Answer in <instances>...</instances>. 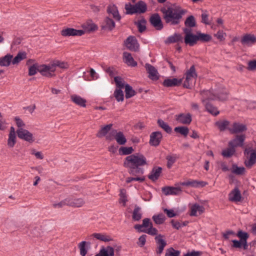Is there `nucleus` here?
<instances>
[{"label":"nucleus","mask_w":256,"mask_h":256,"mask_svg":"<svg viewBox=\"0 0 256 256\" xmlns=\"http://www.w3.org/2000/svg\"><path fill=\"white\" fill-rule=\"evenodd\" d=\"M146 164H148L146 158L139 153L127 156L123 163L124 166L127 168L128 174L135 176L144 174V170L141 166Z\"/></svg>","instance_id":"f257e3e1"},{"label":"nucleus","mask_w":256,"mask_h":256,"mask_svg":"<svg viewBox=\"0 0 256 256\" xmlns=\"http://www.w3.org/2000/svg\"><path fill=\"white\" fill-rule=\"evenodd\" d=\"M172 6L166 8L162 7L160 11L162 14V18L166 24L176 26L180 23L182 16L187 12V10L182 9L180 6H176V4Z\"/></svg>","instance_id":"f03ea898"},{"label":"nucleus","mask_w":256,"mask_h":256,"mask_svg":"<svg viewBox=\"0 0 256 256\" xmlns=\"http://www.w3.org/2000/svg\"><path fill=\"white\" fill-rule=\"evenodd\" d=\"M138 232H144L151 236H156L158 234V230L153 227V224L149 218H145L142 220V224H136L134 226Z\"/></svg>","instance_id":"7ed1b4c3"},{"label":"nucleus","mask_w":256,"mask_h":256,"mask_svg":"<svg viewBox=\"0 0 256 256\" xmlns=\"http://www.w3.org/2000/svg\"><path fill=\"white\" fill-rule=\"evenodd\" d=\"M48 70L46 64H38V63H35L29 67L28 74L29 76H32L38 72L42 76L52 78V75L50 72H48Z\"/></svg>","instance_id":"20e7f679"},{"label":"nucleus","mask_w":256,"mask_h":256,"mask_svg":"<svg viewBox=\"0 0 256 256\" xmlns=\"http://www.w3.org/2000/svg\"><path fill=\"white\" fill-rule=\"evenodd\" d=\"M230 235L236 236H238L240 238V240H237V242H242L248 240L250 236L248 232H244L242 230H239L236 234L232 230H226L224 233H223L222 236L224 240H228L229 238Z\"/></svg>","instance_id":"39448f33"},{"label":"nucleus","mask_w":256,"mask_h":256,"mask_svg":"<svg viewBox=\"0 0 256 256\" xmlns=\"http://www.w3.org/2000/svg\"><path fill=\"white\" fill-rule=\"evenodd\" d=\"M245 156H248V161H245L244 164L248 168H250L256 162V150L252 147L246 148L244 152Z\"/></svg>","instance_id":"423d86ee"},{"label":"nucleus","mask_w":256,"mask_h":256,"mask_svg":"<svg viewBox=\"0 0 256 256\" xmlns=\"http://www.w3.org/2000/svg\"><path fill=\"white\" fill-rule=\"evenodd\" d=\"M48 68V72H50L52 75V78L56 76L54 72L56 70V67H58L61 68H67L68 64L64 62H61L58 60H54L50 62L49 64H46Z\"/></svg>","instance_id":"0eeeda50"},{"label":"nucleus","mask_w":256,"mask_h":256,"mask_svg":"<svg viewBox=\"0 0 256 256\" xmlns=\"http://www.w3.org/2000/svg\"><path fill=\"white\" fill-rule=\"evenodd\" d=\"M126 46L130 50L138 52L140 48V45L138 40L134 36H129L124 42Z\"/></svg>","instance_id":"6e6552de"},{"label":"nucleus","mask_w":256,"mask_h":256,"mask_svg":"<svg viewBox=\"0 0 256 256\" xmlns=\"http://www.w3.org/2000/svg\"><path fill=\"white\" fill-rule=\"evenodd\" d=\"M208 183L206 182L194 180H189L187 181L180 182L178 184H176V186H190L194 188H204L206 186Z\"/></svg>","instance_id":"1a4fd4ad"},{"label":"nucleus","mask_w":256,"mask_h":256,"mask_svg":"<svg viewBox=\"0 0 256 256\" xmlns=\"http://www.w3.org/2000/svg\"><path fill=\"white\" fill-rule=\"evenodd\" d=\"M182 31L184 34V44L190 46H193L196 34L192 32V29L188 28H183Z\"/></svg>","instance_id":"9d476101"},{"label":"nucleus","mask_w":256,"mask_h":256,"mask_svg":"<svg viewBox=\"0 0 256 256\" xmlns=\"http://www.w3.org/2000/svg\"><path fill=\"white\" fill-rule=\"evenodd\" d=\"M246 138L245 134H236L234 138L228 142L229 145L235 149L237 147L243 148Z\"/></svg>","instance_id":"9b49d317"},{"label":"nucleus","mask_w":256,"mask_h":256,"mask_svg":"<svg viewBox=\"0 0 256 256\" xmlns=\"http://www.w3.org/2000/svg\"><path fill=\"white\" fill-rule=\"evenodd\" d=\"M16 133L18 138L30 143H32L34 140L33 134L27 130L22 128H18L16 130Z\"/></svg>","instance_id":"f8f14e48"},{"label":"nucleus","mask_w":256,"mask_h":256,"mask_svg":"<svg viewBox=\"0 0 256 256\" xmlns=\"http://www.w3.org/2000/svg\"><path fill=\"white\" fill-rule=\"evenodd\" d=\"M149 21L150 24L156 30H160L164 28L161 18L158 13L152 14L150 16Z\"/></svg>","instance_id":"ddd939ff"},{"label":"nucleus","mask_w":256,"mask_h":256,"mask_svg":"<svg viewBox=\"0 0 256 256\" xmlns=\"http://www.w3.org/2000/svg\"><path fill=\"white\" fill-rule=\"evenodd\" d=\"M162 139V135L160 132L156 131L152 132L150 136L149 144L151 146H158Z\"/></svg>","instance_id":"4468645a"},{"label":"nucleus","mask_w":256,"mask_h":256,"mask_svg":"<svg viewBox=\"0 0 256 256\" xmlns=\"http://www.w3.org/2000/svg\"><path fill=\"white\" fill-rule=\"evenodd\" d=\"M61 35L64 36H82L84 34V31L82 30H76L74 28H66L60 32Z\"/></svg>","instance_id":"2eb2a0df"},{"label":"nucleus","mask_w":256,"mask_h":256,"mask_svg":"<svg viewBox=\"0 0 256 256\" xmlns=\"http://www.w3.org/2000/svg\"><path fill=\"white\" fill-rule=\"evenodd\" d=\"M212 40V36L210 34L202 33L200 30L196 31L194 42V46L198 42L206 43L210 42Z\"/></svg>","instance_id":"dca6fc26"},{"label":"nucleus","mask_w":256,"mask_h":256,"mask_svg":"<svg viewBox=\"0 0 256 256\" xmlns=\"http://www.w3.org/2000/svg\"><path fill=\"white\" fill-rule=\"evenodd\" d=\"M248 128L246 124L238 122H234L232 124V128L229 129L231 134H236L242 133L246 131Z\"/></svg>","instance_id":"f3484780"},{"label":"nucleus","mask_w":256,"mask_h":256,"mask_svg":"<svg viewBox=\"0 0 256 256\" xmlns=\"http://www.w3.org/2000/svg\"><path fill=\"white\" fill-rule=\"evenodd\" d=\"M176 120L180 124H190L192 121V114L190 113H180L175 116Z\"/></svg>","instance_id":"a211bd4d"},{"label":"nucleus","mask_w":256,"mask_h":256,"mask_svg":"<svg viewBox=\"0 0 256 256\" xmlns=\"http://www.w3.org/2000/svg\"><path fill=\"white\" fill-rule=\"evenodd\" d=\"M145 68L148 74V77L152 80H157L159 79V74L158 70L153 66L150 64H145Z\"/></svg>","instance_id":"6ab92c4d"},{"label":"nucleus","mask_w":256,"mask_h":256,"mask_svg":"<svg viewBox=\"0 0 256 256\" xmlns=\"http://www.w3.org/2000/svg\"><path fill=\"white\" fill-rule=\"evenodd\" d=\"M162 167L155 166L152 169L150 173L148 174V178L152 182H156L162 174Z\"/></svg>","instance_id":"aec40b11"},{"label":"nucleus","mask_w":256,"mask_h":256,"mask_svg":"<svg viewBox=\"0 0 256 256\" xmlns=\"http://www.w3.org/2000/svg\"><path fill=\"white\" fill-rule=\"evenodd\" d=\"M100 27L102 30L111 32L116 27V24L112 18L106 16L104 18Z\"/></svg>","instance_id":"412c9836"},{"label":"nucleus","mask_w":256,"mask_h":256,"mask_svg":"<svg viewBox=\"0 0 256 256\" xmlns=\"http://www.w3.org/2000/svg\"><path fill=\"white\" fill-rule=\"evenodd\" d=\"M182 79L177 78H166L162 82V85L166 88L178 86L182 84Z\"/></svg>","instance_id":"4be33fe9"},{"label":"nucleus","mask_w":256,"mask_h":256,"mask_svg":"<svg viewBox=\"0 0 256 256\" xmlns=\"http://www.w3.org/2000/svg\"><path fill=\"white\" fill-rule=\"evenodd\" d=\"M240 42L243 46H252L256 42V37L250 34H246L241 38Z\"/></svg>","instance_id":"5701e85b"},{"label":"nucleus","mask_w":256,"mask_h":256,"mask_svg":"<svg viewBox=\"0 0 256 256\" xmlns=\"http://www.w3.org/2000/svg\"><path fill=\"white\" fill-rule=\"evenodd\" d=\"M162 191L166 196L178 195L182 192V188L179 186H166L162 188Z\"/></svg>","instance_id":"b1692460"},{"label":"nucleus","mask_w":256,"mask_h":256,"mask_svg":"<svg viewBox=\"0 0 256 256\" xmlns=\"http://www.w3.org/2000/svg\"><path fill=\"white\" fill-rule=\"evenodd\" d=\"M163 237H164L163 235L159 234L154 238L156 242L158 245L156 252V254H160L162 252L164 247L166 245V242L165 240L162 238Z\"/></svg>","instance_id":"393cba45"},{"label":"nucleus","mask_w":256,"mask_h":256,"mask_svg":"<svg viewBox=\"0 0 256 256\" xmlns=\"http://www.w3.org/2000/svg\"><path fill=\"white\" fill-rule=\"evenodd\" d=\"M184 42V38L180 33L175 32L173 35L169 36L164 40L166 44H169L173 43Z\"/></svg>","instance_id":"a878e982"},{"label":"nucleus","mask_w":256,"mask_h":256,"mask_svg":"<svg viewBox=\"0 0 256 256\" xmlns=\"http://www.w3.org/2000/svg\"><path fill=\"white\" fill-rule=\"evenodd\" d=\"M204 210L205 208L204 206H200L198 204L196 203L192 206L190 215L192 216H197L203 214Z\"/></svg>","instance_id":"bb28decb"},{"label":"nucleus","mask_w":256,"mask_h":256,"mask_svg":"<svg viewBox=\"0 0 256 256\" xmlns=\"http://www.w3.org/2000/svg\"><path fill=\"white\" fill-rule=\"evenodd\" d=\"M229 200L231 202H238L242 200V195L240 192L238 186L231 191L228 194Z\"/></svg>","instance_id":"cd10ccee"},{"label":"nucleus","mask_w":256,"mask_h":256,"mask_svg":"<svg viewBox=\"0 0 256 256\" xmlns=\"http://www.w3.org/2000/svg\"><path fill=\"white\" fill-rule=\"evenodd\" d=\"M82 27L84 29L82 30L84 31V33L86 32H93L98 29V26L93 23L91 20H89L83 24Z\"/></svg>","instance_id":"c85d7f7f"},{"label":"nucleus","mask_w":256,"mask_h":256,"mask_svg":"<svg viewBox=\"0 0 256 256\" xmlns=\"http://www.w3.org/2000/svg\"><path fill=\"white\" fill-rule=\"evenodd\" d=\"M134 5L136 14H142L147 10L146 4L143 0H139Z\"/></svg>","instance_id":"c756f323"},{"label":"nucleus","mask_w":256,"mask_h":256,"mask_svg":"<svg viewBox=\"0 0 256 256\" xmlns=\"http://www.w3.org/2000/svg\"><path fill=\"white\" fill-rule=\"evenodd\" d=\"M230 124V121L226 120L216 121L214 124L215 126L218 128L220 132H224L226 130L229 131V129L231 128L228 127Z\"/></svg>","instance_id":"7c9ffc66"},{"label":"nucleus","mask_w":256,"mask_h":256,"mask_svg":"<svg viewBox=\"0 0 256 256\" xmlns=\"http://www.w3.org/2000/svg\"><path fill=\"white\" fill-rule=\"evenodd\" d=\"M123 58L124 59V62L128 66L132 67L136 66L138 64L132 58L130 53L126 52H123Z\"/></svg>","instance_id":"2f4dec72"},{"label":"nucleus","mask_w":256,"mask_h":256,"mask_svg":"<svg viewBox=\"0 0 256 256\" xmlns=\"http://www.w3.org/2000/svg\"><path fill=\"white\" fill-rule=\"evenodd\" d=\"M114 248L110 246H108L106 248L102 246L98 254L100 256H114Z\"/></svg>","instance_id":"473e14b6"},{"label":"nucleus","mask_w":256,"mask_h":256,"mask_svg":"<svg viewBox=\"0 0 256 256\" xmlns=\"http://www.w3.org/2000/svg\"><path fill=\"white\" fill-rule=\"evenodd\" d=\"M106 12L108 14H111L116 20L120 21L121 20L122 17L119 14L117 6L115 5H113L112 6H108L107 8Z\"/></svg>","instance_id":"72a5a7b5"},{"label":"nucleus","mask_w":256,"mask_h":256,"mask_svg":"<svg viewBox=\"0 0 256 256\" xmlns=\"http://www.w3.org/2000/svg\"><path fill=\"white\" fill-rule=\"evenodd\" d=\"M70 98L72 101L76 105L84 108L86 106V100L82 98L80 96L73 94L71 96Z\"/></svg>","instance_id":"f704fd0d"},{"label":"nucleus","mask_w":256,"mask_h":256,"mask_svg":"<svg viewBox=\"0 0 256 256\" xmlns=\"http://www.w3.org/2000/svg\"><path fill=\"white\" fill-rule=\"evenodd\" d=\"M184 28H188L192 29L193 28H195L197 26L196 22V18L192 15L188 16L184 21Z\"/></svg>","instance_id":"c9c22d12"},{"label":"nucleus","mask_w":256,"mask_h":256,"mask_svg":"<svg viewBox=\"0 0 256 256\" xmlns=\"http://www.w3.org/2000/svg\"><path fill=\"white\" fill-rule=\"evenodd\" d=\"M146 20L143 16H142L141 19L138 20L137 22H134V24L136 26L138 32L140 33H142L146 29Z\"/></svg>","instance_id":"e433bc0d"},{"label":"nucleus","mask_w":256,"mask_h":256,"mask_svg":"<svg viewBox=\"0 0 256 256\" xmlns=\"http://www.w3.org/2000/svg\"><path fill=\"white\" fill-rule=\"evenodd\" d=\"M232 244L231 246L232 248H243L244 250L248 249V244L247 240L242 242H237V240H232Z\"/></svg>","instance_id":"4c0bfd02"},{"label":"nucleus","mask_w":256,"mask_h":256,"mask_svg":"<svg viewBox=\"0 0 256 256\" xmlns=\"http://www.w3.org/2000/svg\"><path fill=\"white\" fill-rule=\"evenodd\" d=\"M13 56L10 54H8L0 58V66H8L12 63Z\"/></svg>","instance_id":"58836bf2"},{"label":"nucleus","mask_w":256,"mask_h":256,"mask_svg":"<svg viewBox=\"0 0 256 256\" xmlns=\"http://www.w3.org/2000/svg\"><path fill=\"white\" fill-rule=\"evenodd\" d=\"M68 206H72V207H80L82 206L84 203L83 199L81 198H68Z\"/></svg>","instance_id":"ea45409f"},{"label":"nucleus","mask_w":256,"mask_h":256,"mask_svg":"<svg viewBox=\"0 0 256 256\" xmlns=\"http://www.w3.org/2000/svg\"><path fill=\"white\" fill-rule=\"evenodd\" d=\"M205 108L206 110L212 116H216L220 114V111L218 110L217 108L210 102L205 103Z\"/></svg>","instance_id":"a19ab883"},{"label":"nucleus","mask_w":256,"mask_h":256,"mask_svg":"<svg viewBox=\"0 0 256 256\" xmlns=\"http://www.w3.org/2000/svg\"><path fill=\"white\" fill-rule=\"evenodd\" d=\"M228 148L222 150V155L226 158H230L232 157L236 152V150L231 146L229 145L228 143Z\"/></svg>","instance_id":"79ce46f5"},{"label":"nucleus","mask_w":256,"mask_h":256,"mask_svg":"<svg viewBox=\"0 0 256 256\" xmlns=\"http://www.w3.org/2000/svg\"><path fill=\"white\" fill-rule=\"evenodd\" d=\"M141 208L136 205L132 214V219L134 221H139L142 218V213L140 212Z\"/></svg>","instance_id":"37998d69"},{"label":"nucleus","mask_w":256,"mask_h":256,"mask_svg":"<svg viewBox=\"0 0 256 256\" xmlns=\"http://www.w3.org/2000/svg\"><path fill=\"white\" fill-rule=\"evenodd\" d=\"M112 124H106L102 127L96 134V136L98 138H102L108 134V132L110 130Z\"/></svg>","instance_id":"c03bdc74"},{"label":"nucleus","mask_w":256,"mask_h":256,"mask_svg":"<svg viewBox=\"0 0 256 256\" xmlns=\"http://www.w3.org/2000/svg\"><path fill=\"white\" fill-rule=\"evenodd\" d=\"M26 58V53L25 52H18L14 58H12V63L13 64H17Z\"/></svg>","instance_id":"a18cd8bd"},{"label":"nucleus","mask_w":256,"mask_h":256,"mask_svg":"<svg viewBox=\"0 0 256 256\" xmlns=\"http://www.w3.org/2000/svg\"><path fill=\"white\" fill-rule=\"evenodd\" d=\"M152 219L156 224L160 225L164 222L166 218L162 213H160L158 214L154 215L152 216Z\"/></svg>","instance_id":"49530a36"},{"label":"nucleus","mask_w":256,"mask_h":256,"mask_svg":"<svg viewBox=\"0 0 256 256\" xmlns=\"http://www.w3.org/2000/svg\"><path fill=\"white\" fill-rule=\"evenodd\" d=\"M217 99L220 101H225L228 98V93L226 88H222L219 92H216Z\"/></svg>","instance_id":"de8ad7c7"},{"label":"nucleus","mask_w":256,"mask_h":256,"mask_svg":"<svg viewBox=\"0 0 256 256\" xmlns=\"http://www.w3.org/2000/svg\"><path fill=\"white\" fill-rule=\"evenodd\" d=\"M92 236L97 240L104 242H108L112 240V238L109 236L102 233H94Z\"/></svg>","instance_id":"09e8293b"},{"label":"nucleus","mask_w":256,"mask_h":256,"mask_svg":"<svg viewBox=\"0 0 256 256\" xmlns=\"http://www.w3.org/2000/svg\"><path fill=\"white\" fill-rule=\"evenodd\" d=\"M185 75L186 79L196 78L198 77V74L194 64L192 65L190 69L186 72Z\"/></svg>","instance_id":"8fccbe9b"},{"label":"nucleus","mask_w":256,"mask_h":256,"mask_svg":"<svg viewBox=\"0 0 256 256\" xmlns=\"http://www.w3.org/2000/svg\"><path fill=\"white\" fill-rule=\"evenodd\" d=\"M125 96L126 99L132 98L134 96L136 92L132 88V87L128 84H126V88L124 90Z\"/></svg>","instance_id":"3c124183"},{"label":"nucleus","mask_w":256,"mask_h":256,"mask_svg":"<svg viewBox=\"0 0 256 256\" xmlns=\"http://www.w3.org/2000/svg\"><path fill=\"white\" fill-rule=\"evenodd\" d=\"M232 172L236 175H242L246 172V168L244 166H238L236 164H232Z\"/></svg>","instance_id":"603ef678"},{"label":"nucleus","mask_w":256,"mask_h":256,"mask_svg":"<svg viewBox=\"0 0 256 256\" xmlns=\"http://www.w3.org/2000/svg\"><path fill=\"white\" fill-rule=\"evenodd\" d=\"M157 123L158 126L168 134H170L172 132V128L162 119H158Z\"/></svg>","instance_id":"864d4df0"},{"label":"nucleus","mask_w":256,"mask_h":256,"mask_svg":"<svg viewBox=\"0 0 256 256\" xmlns=\"http://www.w3.org/2000/svg\"><path fill=\"white\" fill-rule=\"evenodd\" d=\"M114 80L116 85V90H122L126 88V84L124 81H122V78L120 76H116L114 78Z\"/></svg>","instance_id":"5fc2aeb1"},{"label":"nucleus","mask_w":256,"mask_h":256,"mask_svg":"<svg viewBox=\"0 0 256 256\" xmlns=\"http://www.w3.org/2000/svg\"><path fill=\"white\" fill-rule=\"evenodd\" d=\"M115 140L120 145H124L126 142V136L122 132H116Z\"/></svg>","instance_id":"6e6d98bb"},{"label":"nucleus","mask_w":256,"mask_h":256,"mask_svg":"<svg viewBox=\"0 0 256 256\" xmlns=\"http://www.w3.org/2000/svg\"><path fill=\"white\" fill-rule=\"evenodd\" d=\"M134 150L132 146H121L118 150L119 154L121 156H126L132 154Z\"/></svg>","instance_id":"4d7b16f0"},{"label":"nucleus","mask_w":256,"mask_h":256,"mask_svg":"<svg viewBox=\"0 0 256 256\" xmlns=\"http://www.w3.org/2000/svg\"><path fill=\"white\" fill-rule=\"evenodd\" d=\"M174 131L180 134L184 137H186L188 134L189 129L186 126H180L174 128Z\"/></svg>","instance_id":"13d9d810"},{"label":"nucleus","mask_w":256,"mask_h":256,"mask_svg":"<svg viewBox=\"0 0 256 256\" xmlns=\"http://www.w3.org/2000/svg\"><path fill=\"white\" fill-rule=\"evenodd\" d=\"M178 156L176 154H172V155H168L166 156V160H167L166 166L168 168H170L172 164L176 162Z\"/></svg>","instance_id":"bf43d9fd"},{"label":"nucleus","mask_w":256,"mask_h":256,"mask_svg":"<svg viewBox=\"0 0 256 256\" xmlns=\"http://www.w3.org/2000/svg\"><path fill=\"white\" fill-rule=\"evenodd\" d=\"M124 9L126 10V14L129 15H133L136 14L134 4L128 2L125 4Z\"/></svg>","instance_id":"052dcab7"},{"label":"nucleus","mask_w":256,"mask_h":256,"mask_svg":"<svg viewBox=\"0 0 256 256\" xmlns=\"http://www.w3.org/2000/svg\"><path fill=\"white\" fill-rule=\"evenodd\" d=\"M114 96L118 102H122L124 100V96L122 90H115Z\"/></svg>","instance_id":"680f3d73"},{"label":"nucleus","mask_w":256,"mask_h":256,"mask_svg":"<svg viewBox=\"0 0 256 256\" xmlns=\"http://www.w3.org/2000/svg\"><path fill=\"white\" fill-rule=\"evenodd\" d=\"M87 242L86 241H82L78 244V248L80 250V254L82 256H86L87 254L88 250L86 248V244ZM88 244H90V242H88Z\"/></svg>","instance_id":"e2e57ef3"},{"label":"nucleus","mask_w":256,"mask_h":256,"mask_svg":"<svg viewBox=\"0 0 256 256\" xmlns=\"http://www.w3.org/2000/svg\"><path fill=\"white\" fill-rule=\"evenodd\" d=\"M180 252L170 247L166 250L164 256H180Z\"/></svg>","instance_id":"0e129e2a"},{"label":"nucleus","mask_w":256,"mask_h":256,"mask_svg":"<svg viewBox=\"0 0 256 256\" xmlns=\"http://www.w3.org/2000/svg\"><path fill=\"white\" fill-rule=\"evenodd\" d=\"M16 134H8V146L9 148H13L16 142Z\"/></svg>","instance_id":"69168bd1"},{"label":"nucleus","mask_w":256,"mask_h":256,"mask_svg":"<svg viewBox=\"0 0 256 256\" xmlns=\"http://www.w3.org/2000/svg\"><path fill=\"white\" fill-rule=\"evenodd\" d=\"M145 176H143L142 177H128L126 178V182L127 184L130 183L132 181H138L140 182H142L145 180Z\"/></svg>","instance_id":"338daca9"},{"label":"nucleus","mask_w":256,"mask_h":256,"mask_svg":"<svg viewBox=\"0 0 256 256\" xmlns=\"http://www.w3.org/2000/svg\"><path fill=\"white\" fill-rule=\"evenodd\" d=\"M164 212L166 214L169 218L175 217L177 214L172 209H168L167 208H163Z\"/></svg>","instance_id":"774afa93"}]
</instances>
